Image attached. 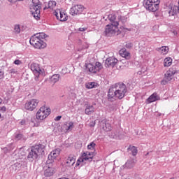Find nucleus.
Listing matches in <instances>:
<instances>
[{"mask_svg": "<svg viewBox=\"0 0 179 179\" xmlns=\"http://www.w3.org/2000/svg\"><path fill=\"white\" fill-rule=\"evenodd\" d=\"M127 94V85L122 83H119L111 87L108 92V99L110 101H114L116 99L121 100L125 97Z\"/></svg>", "mask_w": 179, "mask_h": 179, "instance_id": "1", "label": "nucleus"}, {"mask_svg": "<svg viewBox=\"0 0 179 179\" xmlns=\"http://www.w3.org/2000/svg\"><path fill=\"white\" fill-rule=\"evenodd\" d=\"M44 150H45V146L42 144L35 145L31 148V151L29 152L27 159L29 162H34L38 156L44 155Z\"/></svg>", "mask_w": 179, "mask_h": 179, "instance_id": "2", "label": "nucleus"}, {"mask_svg": "<svg viewBox=\"0 0 179 179\" xmlns=\"http://www.w3.org/2000/svg\"><path fill=\"white\" fill-rule=\"evenodd\" d=\"M47 37L48 36L44 34V32L37 33L30 38L29 43L31 45H47V43H45Z\"/></svg>", "mask_w": 179, "mask_h": 179, "instance_id": "3", "label": "nucleus"}, {"mask_svg": "<svg viewBox=\"0 0 179 179\" xmlns=\"http://www.w3.org/2000/svg\"><path fill=\"white\" fill-rule=\"evenodd\" d=\"M31 71H32L34 76L35 80L38 82L40 79H43L45 76V71L43 69L40 67V64L36 63H32L30 66Z\"/></svg>", "mask_w": 179, "mask_h": 179, "instance_id": "4", "label": "nucleus"}, {"mask_svg": "<svg viewBox=\"0 0 179 179\" xmlns=\"http://www.w3.org/2000/svg\"><path fill=\"white\" fill-rule=\"evenodd\" d=\"M119 22L106 25L105 28V34L107 37H113V36H118L121 31L118 29Z\"/></svg>", "mask_w": 179, "mask_h": 179, "instance_id": "5", "label": "nucleus"}, {"mask_svg": "<svg viewBox=\"0 0 179 179\" xmlns=\"http://www.w3.org/2000/svg\"><path fill=\"white\" fill-rule=\"evenodd\" d=\"M30 9L31 13L34 19L38 20L40 19V10H41V3L40 0H32V6Z\"/></svg>", "mask_w": 179, "mask_h": 179, "instance_id": "6", "label": "nucleus"}, {"mask_svg": "<svg viewBox=\"0 0 179 179\" xmlns=\"http://www.w3.org/2000/svg\"><path fill=\"white\" fill-rule=\"evenodd\" d=\"M160 0H144L143 6L150 12H156L159 10Z\"/></svg>", "mask_w": 179, "mask_h": 179, "instance_id": "7", "label": "nucleus"}, {"mask_svg": "<svg viewBox=\"0 0 179 179\" xmlns=\"http://www.w3.org/2000/svg\"><path fill=\"white\" fill-rule=\"evenodd\" d=\"M50 114H51V109L45 106H42L36 113V120L43 121V120H45V118H47Z\"/></svg>", "mask_w": 179, "mask_h": 179, "instance_id": "8", "label": "nucleus"}, {"mask_svg": "<svg viewBox=\"0 0 179 179\" xmlns=\"http://www.w3.org/2000/svg\"><path fill=\"white\" fill-rule=\"evenodd\" d=\"M176 73H177V70L175 68H170L164 74V78L161 81V85H167V83L171 82Z\"/></svg>", "mask_w": 179, "mask_h": 179, "instance_id": "9", "label": "nucleus"}, {"mask_svg": "<svg viewBox=\"0 0 179 179\" xmlns=\"http://www.w3.org/2000/svg\"><path fill=\"white\" fill-rule=\"evenodd\" d=\"M86 69L89 71L90 73H99V72L103 69V65L99 62H96L94 64L89 63L86 64Z\"/></svg>", "mask_w": 179, "mask_h": 179, "instance_id": "10", "label": "nucleus"}, {"mask_svg": "<svg viewBox=\"0 0 179 179\" xmlns=\"http://www.w3.org/2000/svg\"><path fill=\"white\" fill-rule=\"evenodd\" d=\"M94 156V152L87 151L83 154V155L78 159L76 166H79V163H83L89 160V162H92L93 160V157Z\"/></svg>", "mask_w": 179, "mask_h": 179, "instance_id": "11", "label": "nucleus"}, {"mask_svg": "<svg viewBox=\"0 0 179 179\" xmlns=\"http://www.w3.org/2000/svg\"><path fill=\"white\" fill-rule=\"evenodd\" d=\"M85 10V6L83 5H76L70 8V15L75 16L76 15L82 14V12Z\"/></svg>", "mask_w": 179, "mask_h": 179, "instance_id": "12", "label": "nucleus"}, {"mask_svg": "<svg viewBox=\"0 0 179 179\" xmlns=\"http://www.w3.org/2000/svg\"><path fill=\"white\" fill-rule=\"evenodd\" d=\"M38 106V99H31L25 103V109L29 111H33L35 108Z\"/></svg>", "mask_w": 179, "mask_h": 179, "instance_id": "13", "label": "nucleus"}, {"mask_svg": "<svg viewBox=\"0 0 179 179\" xmlns=\"http://www.w3.org/2000/svg\"><path fill=\"white\" fill-rule=\"evenodd\" d=\"M118 63V59L114 57H109L105 61L106 68H114Z\"/></svg>", "mask_w": 179, "mask_h": 179, "instance_id": "14", "label": "nucleus"}, {"mask_svg": "<svg viewBox=\"0 0 179 179\" xmlns=\"http://www.w3.org/2000/svg\"><path fill=\"white\" fill-rule=\"evenodd\" d=\"M73 122H67L63 124L62 129L63 132H71L73 129Z\"/></svg>", "mask_w": 179, "mask_h": 179, "instance_id": "15", "label": "nucleus"}, {"mask_svg": "<svg viewBox=\"0 0 179 179\" xmlns=\"http://www.w3.org/2000/svg\"><path fill=\"white\" fill-rule=\"evenodd\" d=\"M76 162V157H75L74 155H70L66 160V166L67 167H72V166H73V164H75Z\"/></svg>", "mask_w": 179, "mask_h": 179, "instance_id": "16", "label": "nucleus"}, {"mask_svg": "<svg viewBox=\"0 0 179 179\" xmlns=\"http://www.w3.org/2000/svg\"><path fill=\"white\" fill-rule=\"evenodd\" d=\"M100 127H102V129H103L106 132H109V131L113 129L111 124L110 123H107L106 120H102L100 122Z\"/></svg>", "mask_w": 179, "mask_h": 179, "instance_id": "17", "label": "nucleus"}, {"mask_svg": "<svg viewBox=\"0 0 179 179\" xmlns=\"http://www.w3.org/2000/svg\"><path fill=\"white\" fill-rule=\"evenodd\" d=\"M60 152L61 150L59 149L52 150L48 155L49 160H55V159L59 156Z\"/></svg>", "mask_w": 179, "mask_h": 179, "instance_id": "18", "label": "nucleus"}, {"mask_svg": "<svg viewBox=\"0 0 179 179\" xmlns=\"http://www.w3.org/2000/svg\"><path fill=\"white\" fill-rule=\"evenodd\" d=\"M54 171H55L54 168L46 166L45 168L44 175L45 176V177H51V176L54 174Z\"/></svg>", "mask_w": 179, "mask_h": 179, "instance_id": "19", "label": "nucleus"}, {"mask_svg": "<svg viewBox=\"0 0 179 179\" xmlns=\"http://www.w3.org/2000/svg\"><path fill=\"white\" fill-rule=\"evenodd\" d=\"M157 100H160V96H159L157 93H153L149 96V98L147 99V101L150 103L157 101Z\"/></svg>", "mask_w": 179, "mask_h": 179, "instance_id": "20", "label": "nucleus"}, {"mask_svg": "<svg viewBox=\"0 0 179 179\" xmlns=\"http://www.w3.org/2000/svg\"><path fill=\"white\" fill-rule=\"evenodd\" d=\"M135 159H128L124 164V167L128 169H134V167L135 166Z\"/></svg>", "mask_w": 179, "mask_h": 179, "instance_id": "21", "label": "nucleus"}, {"mask_svg": "<svg viewBox=\"0 0 179 179\" xmlns=\"http://www.w3.org/2000/svg\"><path fill=\"white\" fill-rule=\"evenodd\" d=\"M120 54L121 57H122L123 58H125L126 59H129V58L131 57L129 52L127 51V49H121L120 50Z\"/></svg>", "mask_w": 179, "mask_h": 179, "instance_id": "22", "label": "nucleus"}, {"mask_svg": "<svg viewBox=\"0 0 179 179\" xmlns=\"http://www.w3.org/2000/svg\"><path fill=\"white\" fill-rule=\"evenodd\" d=\"M173 64V59L171 57H166L164 59V66L165 68H169V66H171Z\"/></svg>", "mask_w": 179, "mask_h": 179, "instance_id": "23", "label": "nucleus"}, {"mask_svg": "<svg viewBox=\"0 0 179 179\" xmlns=\"http://www.w3.org/2000/svg\"><path fill=\"white\" fill-rule=\"evenodd\" d=\"M85 114L87 115H90V114H93L94 113V106L88 105L87 106L85 110Z\"/></svg>", "mask_w": 179, "mask_h": 179, "instance_id": "24", "label": "nucleus"}, {"mask_svg": "<svg viewBox=\"0 0 179 179\" xmlns=\"http://www.w3.org/2000/svg\"><path fill=\"white\" fill-rule=\"evenodd\" d=\"M158 52L162 54L163 55H166L169 52V47L167 46H162L161 48H157Z\"/></svg>", "mask_w": 179, "mask_h": 179, "instance_id": "25", "label": "nucleus"}, {"mask_svg": "<svg viewBox=\"0 0 179 179\" xmlns=\"http://www.w3.org/2000/svg\"><path fill=\"white\" fill-rule=\"evenodd\" d=\"M108 19L110 22L111 24H114V23H118V21H117V17L115 16V14H110L108 16Z\"/></svg>", "mask_w": 179, "mask_h": 179, "instance_id": "26", "label": "nucleus"}, {"mask_svg": "<svg viewBox=\"0 0 179 179\" xmlns=\"http://www.w3.org/2000/svg\"><path fill=\"white\" fill-rule=\"evenodd\" d=\"M169 8L170 9L169 11V16H174V15H177V8H176V7L169 5Z\"/></svg>", "mask_w": 179, "mask_h": 179, "instance_id": "27", "label": "nucleus"}, {"mask_svg": "<svg viewBox=\"0 0 179 179\" xmlns=\"http://www.w3.org/2000/svg\"><path fill=\"white\" fill-rule=\"evenodd\" d=\"M59 20H60V22H66V20H68V16H66L65 13L62 11H59Z\"/></svg>", "mask_w": 179, "mask_h": 179, "instance_id": "28", "label": "nucleus"}, {"mask_svg": "<svg viewBox=\"0 0 179 179\" xmlns=\"http://www.w3.org/2000/svg\"><path fill=\"white\" fill-rule=\"evenodd\" d=\"M97 83L96 82H90L85 84V87L87 89H93L94 87H97Z\"/></svg>", "mask_w": 179, "mask_h": 179, "instance_id": "29", "label": "nucleus"}, {"mask_svg": "<svg viewBox=\"0 0 179 179\" xmlns=\"http://www.w3.org/2000/svg\"><path fill=\"white\" fill-rule=\"evenodd\" d=\"M60 76L59 74H54L51 78H50V81L52 83H57L59 80Z\"/></svg>", "mask_w": 179, "mask_h": 179, "instance_id": "30", "label": "nucleus"}, {"mask_svg": "<svg viewBox=\"0 0 179 179\" xmlns=\"http://www.w3.org/2000/svg\"><path fill=\"white\" fill-rule=\"evenodd\" d=\"M15 139H17V141H26L27 138L22 134H18L15 135Z\"/></svg>", "mask_w": 179, "mask_h": 179, "instance_id": "31", "label": "nucleus"}, {"mask_svg": "<svg viewBox=\"0 0 179 179\" xmlns=\"http://www.w3.org/2000/svg\"><path fill=\"white\" fill-rule=\"evenodd\" d=\"M48 6L49 9H54V7L57 6V2L55 1H50Z\"/></svg>", "mask_w": 179, "mask_h": 179, "instance_id": "32", "label": "nucleus"}, {"mask_svg": "<svg viewBox=\"0 0 179 179\" xmlns=\"http://www.w3.org/2000/svg\"><path fill=\"white\" fill-rule=\"evenodd\" d=\"M146 71H148V67L145 66L143 68H141V71H138L137 72V75H139V76H141V75H145Z\"/></svg>", "mask_w": 179, "mask_h": 179, "instance_id": "33", "label": "nucleus"}, {"mask_svg": "<svg viewBox=\"0 0 179 179\" xmlns=\"http://www.w3.org/2000/svg\"><path fill=\"white\" fill-rule=\"evenodd\" d=\"M129 149L131 150L133 156H135L136 155H138V149H136V147L130 146L129 148Z\"/></svg>", "mask_w": 179, "mask_h": 179, "instance_id": "34", "label": "nucleus"}, {"mask_svg": "<svg viewBox=\"0 0 179 179\" xmlns=\"http://www.w3.org/2000/svg\"><path fill=\"white\" fill-rule=\"evenodd\" d=\"M78 51V55L80 57L82 54H86V49L83 48V46H79V48H77ZM81 52V54H80Z\"/></svg>", "mask_w": 179, "mask_h": 179, "instance_id": "35", "label": "nucleus"}, {"mask_svg": "<svg viewBox=\"0 0 179 179\" xmlns=\"http://www.w3.org/2000/svg\"><path fill=\"white\" fill-rule=\"evenodd\" d=\"M87 149L89 150H94L96 149V143L94 142H91L88 145H87Z\"/></svg>", "mask_w": 179, "mask_h": 179, "instance_id": "36", "label": "nucleus"}, {"mask_svg": "<svg viewBox=\"0 0 179 179\" xmlns=\"http://www.w3.org/2000/svg\"><path fill=\"white\" fill-rule=\"evenodd\" d=\"M14 31L16 33V34H19V33H20V25H15Z\"/></svg>", "mask_w": 179, "mask_h": 179, "instance_id": "37", "label": "nucleus"}, {"mask_svg": "<svg viewBox=\"0 0 179 179\" xmlns=\"http://www.w3.org/2000/svg\"><path fill=\"white\" fill-rule=\"evenodd\" d=\"M8 73H11V75H15V73H17V71L15 69H11L8 71Z\"/></svg>", "mask_w": 179, "mask_h": 179, "instance_id": "38", "label": "nucleus"}, {"mask_svg": "<svg viewBox=\"0 0 179 179\" xmlns=\"http://www.w3.org/2000/svg\"><path fill=\"white\" fill-rule=\"evenodd\" d=\"M13 64H15V65H22V60L15 59L13 62Z\"/></svg>", "mask_w": 179, "mask_h": 179, "instance_id": "39", "label": "nucleus"}, {"mask_svg": "<svg viewBox=\"0 0 179 179\" xmlns=\"http://www.w3.org/2000/svg\"><path fill=\"white\" fill-rule=\"evenodd\" d=\"M58 12L59 13V12H61V10H58L57 11H55L54 13V15H55V16H56L57 20H59V14L58 13Z\"/></svg>", "mask_w": 179, "mask_h": 179, "instance_id": "40", "label": "nucleus"}, {"mask_svg": "<svg viewBox=\"0 0 179 179\" xmlns=\"http://www.w3.org/2000/svg\"><path fill=\"white\" fill-rule=\"evenodd\" d=\"M120 22L122 23H127V17H120Z\"/></svg>", "mask_w": 179, "mask_h": 179, "instance_id": "41", "label": "nucleus"}, {"mask_svg": "<svg viewBox=\"0 0 179 179\" xmlns=\"http://www.w3.org/2000/svg\"><path fill=\"white\" fill-rule=\"evenodd\" d=\"M34 48H36L38 50H42V48H45V46H42V45H34Z\"/></svg>", "mask_w": 179, "mask_h": 179, "instance_id": "42", "label": "nucleus"}, {"mask_svg": "<svg viewBox=\"0 0 179 179\" xmlns=\"http://www.w3.org/2000/svg\"><path fill=\"white\" fill-rule=\"evenodd\" d=\"M0 111H1V113H5V111H6V107L0 106Z\"/></svg>", "mask_w": 179, "mask_h": 179, "instance_id": "43", "label": "nucleus"}, {"mask_svg": "<svg viewBox=\"0 0 179 179\" xmlns=\"http://www.w3.org/2000/svg\"><path fill=\"white\" fill-rule=\"evenodd\" d=\"M20 125H26V124H27V122L26 121V120H22L20 122Z\"/></svg>", "mask_w": 179, "mask_h": 179, "instance_id": "44", "label": "nucleus"}, {"mask_svg": "<svg viewBox=\"0 0 179 179\" xmlns=\"http://www.w3.org/2000/svg\"><path fill=\"white\" fill-rule=\"evenodd\" d=\"M90 127H93L94 125H96V122L95 121H91L89 124Z\"/></svg>", "mask_w": 179, "mask_h": 179, "instance_id": "45", "label": "nucleus"}, {"mask_svg": "<svg viewBox=\"0 0 179 179\" xmlns=\"http://www.w3.org/2000/svg\"><path fill=\"white\" fill-rule=\"evenodd\" d=\"M8 150H13V144H10L8 145Z\"/></svg>", "mask_w": 179, "mask_h": 179, "instance_id": "46", "label": "nucleus"}, {"mask_svg": "<svg viewBox=\"0 0 179 179\" xmlns=\"http://www.w3.org/2000/svg\"><path fill=\"white\" fill-rule=\"evenodd\" d=\"M62 118V116H57L55 118V121H59Z\"/></svg>", "mask_w": 179, "mask_h": 179, "instance_id": "47", "label": "nucleus"}, {"mask_svg": "<svg viewBox=\"0 0 179 179\" xmlns=\"http://www.w3.org/2000/svg\"><path fill=\"white\" fill-rule=\"evenodd\" d=\"M3 78V72L0 71V79H2Z\"/></svg>", "mask_w": 179, "mask_h": 179, "instance_id": "48", "label": "nucleus"}, {"mask_svg": "<svg viewBox=\"0 0 179 179\" xmlns=\"http://www.w3.org/2000/svg\"><path fill=\"white\" fill-rule=\"evenodd\" d=\"M120 29H121V30H129L127 28H125V27H124V26L120 27Z\"/></svg>", "mask_w": 179, "mask_h": 179, "instance_id": "49", "label": "nucleus"}, {"mask_svg": "<svg viewBox=\"0 0 179 179\" xmlns=\"http://www.w3.org/2000/svg\"><path fill=\"white\" fill-rule=\"evenodd\" d=\"M86 29L85 28H79L80 31H85Z\"/></svg>", "mask_w": 179, "mask_h": 179, "instance_id": "50", "label": "nucleus"}, {"mask_svg": "<svg viewBox=\"0 0 179 179\" xmlns=\"http://www.w3.org/2000/svg\"><path fill=\"white\" fill-rule=\"evenodd\" d=\"M173 34L174 36H177L178 33H177L176 31H173Z\"/></svg>", "mask_w": 179, "mask_h": 179, "instance_id": "51", "label": "nucleus"}, {"mask_svg": "<svg viewBox=\"0 0 179 179\" xmlns=\"http://www.w3.org/2000/svg\"><path fill=\"white\" fill-rule=\"evenodd\" d=\"M2 103V99L0 98V104Z\"/></svg>", "mask_w": 179, "mask_h": 179, "instance_id": "52", "label": "nucleus"}, {"mask_svg": "<svg viewBox=\"0 0 179 179\" xmlns=\"http://www.w3.org/2000/svg\"><path fill=\"white\" fill-rule=\"evenodd\" d=\"M8 2H13V0H8Z\"/></svg>", "mask_w": 179, "mask_h": 179, "instance_id": "53", "label": "nucleus"}, {"mask_svg": "<svg viewBox=\"0 0 179 179\" xmlns=\"http://www.w3.org/2000/svg\"><path fill=\"white\" fill-rule=\"evenodd\" d=\"M0 117H1V113H0Z\"/></svg>", "mask_w": 179, "mask_h": 179, "instance_id": "54", "label": "nucleus"}]
</instances>
